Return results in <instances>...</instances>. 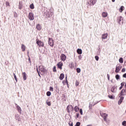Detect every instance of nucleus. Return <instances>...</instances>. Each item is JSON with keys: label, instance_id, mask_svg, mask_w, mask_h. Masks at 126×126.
<instances>
[{"label": "nucleus", "instance_id": "nucleus-16", "mask_svg": "<svg viewBox=\"0 0 126 126\" xmlns=\"http://www.w3.org/2000/svg\"><path fill=\"white\" fill-rule=\"evenodd\" d=\"M123 20V17L122 16H119L117 18V21L118 22L119 24H121V21Z\"/></svg>", "mask_w": 126, "mask_h": 126}, {"label": "nucleus", "instance_id": "nucleus-46", "mask_svg": "<svg viewBox=\"0 0 126 126\" xmlns=\"http://www.w3.org/2000/svg\"><path fill=\"white\" fill-rule=\"evenodd\" d=\"M126 71V68H123L122 69V72H125Z\"/></svg>", "mask_w": 126, "mask_h": 126}, {"label": "nucleus", "instance_id": "nucleus-51", "mask_svg": "<svg viewBox=\"0 0 126 126\" xmlns=\"http://www.w3.org/2000/svg\"><path fill=\"white\" fill-rule=\"evenodd\" d=\"M65 83L66 85L68 86V81H67V80H65Z\"/></svg>", "mask_w": 126, "mask_h": 126}, {"label": "nucleus", "instance_id": "nucleus-9", "mask_svg": "<svg viewBox=\"0 0 126 126\" xmlns=\"http://www.w3.org/2000/svg\"><path fill=\"white\" fill-rule=\"evenodd\" d=\"M29 19L30 20H34V14L32 12H30L29 14Z\"/></svg>", "mask_w": 126, "mask_h": 126}, {"label": "nucleus", "instance_id": "nucleus-38", "mask_svg": "<svg viewBox=\"0 0 126 126\" xmlns=\"http://www.w3.org/2000/svg\"><path fill=\"white\" fill-rule=\"evenodd\" d=\"M80 122H77L75 126H80Z\"/></svg>", "mask_w": 126, "mask_h": 126}, {"label": "nucleus", "instance_id": "nucleus-11", "mask_svg": "<svg viewBox=\"0 0 126 126\" xmlns=\"http://www.w3.org/2000/svg\"><path fill=\"white\" fill-rule=\"evenodd\" d=\"M15 106L16 107V109L18 111V112L20 113L21 114V112H22V110H21V108L20 107V106H19L18 105H17V104L15 103Z\"/></svg>", "mask_w": 126, "mask_h": 126}, {"label": "nucleus", "instance_id": "nucleus-31", "mask_svg": "<svg viewBox=\"0 0 126 126\" xmlns=\"http://www.w3.org/2000/svg\"><path fill=\"white\" fill-rule=\"evenodd\" d=\"M76 71L77 73H80V72L81 71V69H80V68H77Z\"/></svg>", "mask_w": 126, "mask_h": 126}, {"label": "nucleus", "instance_id": "nucleus-63", "mask_svg": "<svg viewBox=\"0 0 126 126\" xmlns=\"http://www.w3.org/2000/svg\"><path fill=\"white\" fill-rule=\"evenodd\" d=\"M13 75H14V77L15 76V73H13Z\"/></svg>", "mask_w": 126, "mask_h": 126}, {"label": "nucleus", "instance_id": "nucleus-45", "mask_svg": "<svg viewBox=\"0 0 126 126\" xmlns=\"http://www.w3.org/2000/svg\"><path fill=\"white\" fill-rule=\"evenodd\" d=\"M89 109L92 110V104H90V105L89 106Z\"/></svg>", "mask_w": 126, "mask_h": 126}, {"label": "nucleus", "instance_id": "nucleus-17", "mask_svg": "<svg viewBox=\"0 0 126 126\" xmlns=\"http://www.w3.org/2000/svg\"><path fill=\"white\" fill-rule=\"evenodd\" d=\"M22 75H23V80H26V79H27V74H26V73L25 72H23L22 73Z\"/></svg>", "mask_w": 126, "mask_h": 126}, {"label": "nucleus", "instance_id": "nucleus-29", "mask_svg": "<svg viewBox=\"0 0 126 126\" xmlns=\"http://www.w3.org/2000/svg\"><path fill=\"white\" fill-rule=\"evenodd\" d=\"M115 78L117 79V80H119V79H120V78H121V77L120 76V75L117 74L115 76Z\"/></svg>", "mask_w": 126, "mask_h": 126}, {"label": "nucleus", "instance_id": "nucleus-22", "mask_svg": "<svg viewBox=\"0 0 126 126\" xmlns=\"http://www.w3.org/2000/svg\"><path fill=\"white\" fill-rule=\"evenodd\" d=\"M77 53L79 55H81V54H82V50L81 49H79V48L77 50Z\"/></svg>", "mask_w": 126, "mask_h": 126}, {"label": "nucleus", "instance_id": "nucleus-50", "mask_svg": "<svg viewBox=\"0 0 126 126\" xmlns=\"http://www.w3.org/2000/svg\"><path fill=\"white\" fill-rule=\"evenodd\" d=\"M123 77L124 78H126V73L123 75Z\"/></svg>", "mask_w": 126, "mask_h": 126}, {"label": "nucleus", "instance_id": "nucleus-1", "mask_svg": "<svg viewBox=\"0 0 126 126\" xmlns=\"http://www.w3.org/2000/svg\"><path fill=\"white\" fill-rule=\"evenodd\" d=\"M39 71H40V73L41 75H46L48 72L47 69H45L43 66H39Z\"/></svg>", "mask_w": 126, "mask_h": 126}, {"label": "nucleus", "instance_id": "nucleus-62", "mask_svg": "<svg viewBox=\"0 0 126 126\" xmlns=\"http://www.w3.org/2000/svg\"><path fill=\"white\" fill-rule=\"evenodd\" d=\"M125 89H126V83H125Z\"/></svg>", "mask_w": 126, "mask_h": 126}, {"label": "nucleus", "instance_id": "nucleus-55", "mask_svg": "<svg viewBox=\"0 0 126 126\" xmlns=\"http://www.w3.org/2000/svg\"><path fill=\"white\" fill-rule=\"evenodd\" d=\"M99 101H97L96 102H94V104L93 105V106H95L96 104H97V103H99Z\"/></svg>", "mask_w": 126, "mask_h": 126}, {"label": "nucleus", "instance_id": "nucleus-47", "mask_svg": "<svg viewBox=\"0 0 126 126\" xmlns=\"http://www.w3.org/2000/svg\"><path fill=\"white\" fill-rule=\"evenodd\" d=\"M107 76L108 80H110V75H109V74H107Z\"/></svg>", "mask_w": 126, "mask_h": 126}, {"label": "nucleus", "instance_id": "nucleus-44", "mask_svg": "<svg viewBox=\"0 0 126 126\" xmlns=\"http://www.w3.org/2000/svg\"><path fill=\"white\" fill-rule=\"evenodd\" d=\"M5 4H6V6H9V2L8 1H6L5 2Z\"/></svg>", "mask_w": 126, "mask_h": 126}, {"label": "nucleus", "instance_id": "nucleus-10", "mask_svg": "<svg viewBox=\"0 0 126 126\" xmlns=\"http://www.w3.org/2000/svg\"><path fill=\"white\" fill-rule=\"evenodd\" d=\"M63 63L61 62H59L57 64V67L60 69H63Z\"/></svg>", "mask_w": 126, "mask_h": 126}, {"label": "nucleus", "instance_id": "nucleus-8", "mask_svg": "<svg viewBox=\"0 0 126 126\" xmlns=\"http://www.w3.org/2000/svg\"><path fill=\"white\" fill-rule=\"evenodd\" d=\"M121 69H122V65H117L116 67L115 72H116V73H118V72H120V70H121Z\"/></svg>", "mask_w": 126, "mask_h": 126}, {"label": "nucleus", "instance_id": "nucleus-3", "mask_svg": "<svg viewBox=\"0 0 126 126\" xmlns=\"http://www.w3.org/2000/svg\"><path fill=\"white\" fill-rule=\"evenodd\" d=\"M66 111L69 114L73 111V106L71 105H69L66 107Z\"/></svg>", "mask_w": 126, "mask_h": 126}, {"label": "nucleus", "instance_id": "nucleus-52", "mask_svg": "<svg viewBox=\"0 0 126 126\" xmlns=\"http://www.w3.org/2000/svg\"><path fill=\"white\" fill-rule=\"evenodd\" d=\"M76 118L77 119V118H78L79 117V113H77L76 114Z\"/></svg>", "mask_w": 126, "mask_h": 126}, {"label": "nucleus", "instance_id": "nucleus-58", "mask_svg": "<svg viewBox=\"0 0 126 126\" xmlns=\"http://www.w3.org/2000/svg\"><path fill=\"white\" fill-rule=\"evenodd\" d=\"M65 80H67V76L66 75L65 76Z\"/></svg>", "mask_w": 126, "mask_h": 126}, {"label": "nucleus", "instance_id": "nucleus-43", "mask_svg": "<svg viewBox=\"0 0 126 126\" xmlns=\"http://www.w3.org/2000/svg\"><path fill=\"white\" fill-rule=\"evenodd\" d=\"M124 86H125V82H124L121 83V87H124Z\"/></svg>", "mask_w": 126, "mask_h": 126}, {"label": "nucleus", "instance_id": "nucleus-14", "mask_svg": "<svg viewBox=\"0 0 126 126\" xmlns=\"http://www.w3.org/2000/svg\"><path fill=\"white\" fill-rule=\"evenodd\" d=\"M61 59L62 61H63V62H64V61L66 60V56H65V55L63 54H62L61 56Z\"/></svg>", "mask_w": 126, "mask_h": 126}, {"label": "nucleus", "instance_id": "nucleus-42", "mask_svg": "<svg viewBox=\"0 0 126 126\" xmlns=\"http://www.w3.org/2000/svg\"><path fill=\"white\" fill-rule=\"evenodd\" d=\"M75 85H76V86H78V85H79V82H78V81H76V83H75Z\"/></svg>", "mask_w": 126, "mask_h": 126}, {"label": "nucleus", "instance_id": "nucleus-2", "mask_svg": "<svg viewBox=\"0 0 126 126\" xmlns=\"http://www.w3.org/2000/svg\"><path fill=\"white\" fill-rule=\"evenodd\" d=\"M54 15V13L53 12H50L49 11H47L44 12V16H45L46 18H50L51 16H53Z\"/></svg>", "mask_w": 126, "mask_h": 126}, {"label": "nucleus", "instance_id": "nucleus-6", "mask_svg": "<svg viewBox=\"0 0 126 126\" xmlns=\"http://www.w3.org/2000/svg\"><path fill=\"white\" fill-rule=\"evenodd\" d=\"M48 44L50 47H54V39L52 38H49L48 40Z\"/></svg>", "mask_w": 126, "mask_h": 126}, {"label": "nucleus", "instance_id": "nucleus-25", "mask_svg": "<svg viewBox=\"0 0 126 126\" xmlns=\"http://www.w3.org/2000/svg\"><path fill=\"white\" fill-rule=\"evenodd\" d=\"M124 7H125L124 6H121V7L119 9L120 12H123V10H124Z\"/></svg>", "mask_w": 126, "mask_h": 126}, {"label": "nucleus", "instance_id": "nucleus-59", "mask_svg": "<svg viewBox=\"0 0 126 126\" xmlns=\"http://www.w3.org/2000/svg\"><path fill=\"white\" fill-rule=\"evenodd\" d=\"M29 61L30 63H31V60L30 59V58H29Z\"/></svg>", "mask_w": 126, "mask_h": 126}, {"label": "nucleus", "instance_id": "nucleus-12", "mask_svg": "<svg viewBox=\"0 0 126 126\" xmlns=\"http://www.w3.org/2000/svg\"><path fill=\"white\" fill-rule=\"evenodd\" d=\"M119 98H120V99L118 101V105H121L122 103H123V101H124V99H125V97L121 96L119 97Z\"/></svg>", "mask_w": 126, "mask_h": 126}, {"label": "nucleus", "instance_id": "nucleus-60", "mask_svg": "<svg viewBox=\"0 0 126 126\" xmlns=\"http://www.w3.org/2000/svg\"><path fill=\"white\" fill-rule=\"evenodd\" d=\"M40 73H38V76H39V77H41V75H40Z\"/></svg>", "mask_w": 126, "mask_h": 126}, {"label": "nucleus", "instance_id": "nucleus-33", "mask_svg": "<svg viewBox=\"0 0 126 126\" xmlns=\"http://www.w3.org/2000/svg\"><path fill=\"white\" fill-rule=\"evenodd\" d=\"M57 67H56V66H54L53 67V72H57Z\"/></svg>", "mask_w": 126, "mask_h": 126}, {"label": "nucleus", "instance_id": "nucleus-4", "mask_svg": "<svg viewBox=\"0 0 126 126\" xmlns=\"http://www.w3.org/2000/svg\"><path fill=\"white\" fill-rule=\"evenodd\" d=\"M97 0H90L89 1L87 2V4L89 5V6H93L95 3H96V2Z\"/></svg>", "mask_w": 126, "mask_h": 126}, {"label": "nucleus", "instance_id": "nucleus-53", "mask_svg": "<svg viewBox=\"0 0 126 126\" xmlns=\"http://www.w3.org/2000/svg\"><path fill=\"white\" fill-rule=\"evenodd\" d=\"M69 125L70 126H73V124L72 123H69Z\"/></svg>", "mask_w": 126, "mask_h": 126}, {"label": "nucleus", "instance_id": "nucleus-7", "mask_svg": "<svg viewBox=\"0 0 126 126\" xmlns=\"http://www.w3.org/2000/svg\"><path fill=\"white\" fill-rule=\"evenodd\" d=\"M101 116L103 118V120L104 122H107V117H108V114L106 113H100Z\"/></svg>", "mask_w": 126, "mask_h": 126}, {"label": "nucleus", "instance_id": "nucleus-61", "mask_svg": "<svg viewBox=\"0 0 126 126\" xmlns=\"http://www.w3.org/2000/svg\"><path fill=\"white\" fill-rule=\"evenodd\" d=\"M112 2H115V0H112Z\"/></svg>", "mask_w": 126, "mask_h": 126}, {"label": "nucleus", "instance_id": "nucleus-35", "mask_svg": "<svg viewBox=\"0 0 126 126\" xmlns=\"http://www.w3.org/2000/svg\"><path fill=\"white\" fill-rule=\"evenodd\" d=\"M122 126H126V121H124L122 122Z\"/></svg>", "mask_w": 126, "mask_h": 126}, {"label": "nucleus", "instance_id": "nucleus-54", "mask_svg": "<svg viewBox=\"0 0 126 126\" xmlns=\"http://www.w3.org/2000/svg\"><path fill=\"white\" fill-rule=\"evenodd\" d=\"M81 55H79V56H78V59H79V60H81Z\"/></svg>", "mask_w": 126, "mask_h": 126}, {"label": "nucleus", "instance_id": "nucleus-15", "mask_svg": "<svg viewBox=\"0 0 126 126\" xmlns=\"http://www.w3.org/2000/svg\"><path fill=\"white\" fill-rule=\"evenodd\" d=\"M111 91L113 93H116L117 92V87L115 86L112 87Z\"/></svg>", "mask_w": 126, "mask_h": 126}, {"label": "nucleus", "instance_id": "nucleus-56", "mask_svg": "<svg viewBox=\"0 0 126 126\" xmlns=\"http://www.w3.org/2000/svg\"><path fill=\"white\" fill-rule=\"evenodd\" d=\"M123 87H122V86H121V87L119 88V90H122V89H123Z\"/></svg>", "mask_w": 126, "mask_h": 126}, {"label": "nucleus", "instance_id": "nucleus-41", "mask_svg": "<svg viewBox=\"0 0 126 126\" xmlns=\"http://www.w3.org/2000/svg\"><path fill=\"white\" fill-rule=\"evenodd\" d=\"M95 59L96 61H99V57L98 56H95Z\"/></svg>", "mask_w": 126, "mask_h": 126}, {"label": "nucleus", "instance_id": "nucleus-57", "mask_svg": "<svg viewBox=\"0 0 126 126\" xmlns=\"http://www.w3.org/2000/svg\"><path fill=\"white\" fill-rule=\"evenodd\" d=\"M36 70L38 73H40V72H41V71H39V70H38V68H37Z\"/></svg>", "mask_w": 126, "mask_h": 126}, {"label": "nucleus", "instance_id": "nucleus-34", "mask_svg": "<svg viewBox=\"0 0 126 126\" xmlns=\"http://www.w3.org/2000/svg\"><path fill=\"white\" fill-rule=\"evenodd\" d=\"M49 90L50 91L53 92V91H54V88H53V87H50Z\"/></svg>", "mask_w": 126, "mask_h": 126}, {"label": "nucleus", "instance_id": "nucleus-27", "mask_svg": "<svg viewBox=\"0 0 126 126\" xmlns=\"http://www.w3.org/2000/svg\"><path fill=\"white\" fill-rule=\"evenodd\" d=\"M69 66L70 68H73V67H74V64H73V63H71L69 64Z\"/></svg>", "mask_w": 126, "mask_h": 126}, {"label": "nucleus", "instance_id": "nucleus-23", "mask_svg": "<svg viewBox=\"0 0 126 126\" xmlns=\"http://www.w3.org/2000/svg\"><path fill=\"white\" fill-rule=\"evenodd\" d=\"M36 29L37 30L40 31V30L42 29V27H41V25H40V24H38L36 25Z\"/></svg>", "mask_w": 126, "mask_h": 126}, {"label": "nucleus", "instance_id": "nucleus-13", "mask_svg": "<svg viewBox=\"0 0 126 126\" xmlns=\"http://www.w3.org/2000/svg\"><path fill=\"white\" fill-rule=\"evenodd\" d=\"M36 43L37 44L38 46H39V47H44V43L40 40H38L36 41Z\"/></svg>", "mask_w": 126, "mask_h": 126}, {"label": "nucleus", "instance_id": "nucleus-36", "mask_svg": "<svg viewBox=\"0 0 126 126\" xmlns=\"http://www.w3.org/2000/svg\"><path fill=\"white\" fill-rule=\"evenodd\" d=\"M108 96L110 99H114V96H113V95H108Z\"/></svg>", "mask_w": 126, "mask_h": 126}, {"label": "nucleus", "instance_id": "nucleus-19", "mask_svg": "<svg viewBox=\"0 0 126 126\" xmlns=\"http://www.w3.org/2000/svg\"><path fill=\"white\" fill-rule=\"evenodd\" d=\"M63 78H64V74L61 73L59 77V79H60V80H63Z\"/></svg>", "mask_w": 126, "mask_h": 126}, {"label": "nucleus", "instance_id": "nucleus-24", "mask_svg": "<svg viewBox=\"0 0 126 126\" xmlns=\"http://www.w3.org/2000/svg\"><path fill=\"white\" fill-rule=\"evenodd\" d=\"M21 49L22 50V52H25L26 48L24 44H22Z\"/></svg>", "mask_w": 126, "mask_h": 126}, {"label": "nucleus", "instance_id": "nucleus-20", "mask_svg": "<svg viewBox=\"0 0 126 126\" xmlns=\"http://www.w3.org/2000/svg\"><path fill=\"white\" fill-rule=\"evenodd\" d=\"M15 119L16 121L20 122V117H19V115H18V114L15 115Z\"/></svg>", "mask_w": 126, "mask_h": 126}, {"label": "nucleus", "instance_id": "nucleus-28", "mask_svg": "<svg viewBox=\"0 0 126 126\" xmlns=\"http://www.w3.org/2000/svg\"><path fill=\"white\" fill-rule=\"evenodd\" d=\"M119 63H124V59L123 58H120L119 59Z\"/></svg>", "mask_w": 126, "mask_h": 126}, {"label": "nucleus", "instance_id": "nucleus-21", "mask_svg": "<svg viewBox=\"0 0 126 126\" xmlns=\"http://www.w3.org/2000/svg\"><path fill=\"white\" fill-rule=\"evenodd\" d=\"M102 15L103 17H104V18L107 17L108 16V13L103 12L102 13Z\"/></svg>", "mask_w": 126, "mask_h": 126}, {"label": "nucleus", "instance_id": "nucleus-18", "mask_svg": "<svg viewBox=\"0 0 126 126\" xmlns=\"http://www.w3.org/2000/svg\"><path fill=\"white\" fill-rule=\"evenodd\" d=\"M108 37V33H104L102 35V39L105 40Z\"/></svg>", "mask_w": 126, "mask_h": 126}, {"label": "nucleus", "instance_id": "nucleus-49", "mask_svg": "<svg viewBox=\"0 0 126 126\" xmlns=\"http://www.w3.org/2000/svg\"><path fill=\"white\" fill-rule=\"evenodd\" d=\"M14 17H17V13H16V12L14 13Z\"/></svg>", "mask_w": 126, "mask_h": 126}, {"label": "nucleus", "instance_id": "nucleus-37", "mask_svg": "<svg viewBox=\"0 0 126 126\" xmlns=\"http://www.w3.org/2000/svg\"><path fill=\"white\" fill-rule=\"evenodd\" d=\"M19 8L20 9H21L22 8V5H21V4L20 3V2L19 3Z\"/></svg>", "mask_w": 126, "mask_h": 126}, {"label": "nucleus", "instance_id": "nucleus-30", "mask_svg": "<svg viewBox=\"0 0 126 126\" xmlns=\"http://www.w3.org/2000/svg\"><path fill=\"white\" fill-rule=\"evenodd\" d=\"M51 94H52V93L50 91H48L46 93V95H47V96H48V97H50V96H51Z\"/></svg>", "mask_w": 126, "mask_h": 126}, {"label": "nucleus", "instance_id": "nucleus-39", "mask_svg": "<svg viewBox=\"0 0 126 126\" xmlns=\"http://www.w3.org/2000/svg\"><path fill=\"white\" fill-rule=\"evenodd\" d=\"M46 104L48 106H51V101H47Z\"/></svg>", "mask_w": 126, "mask_h": 126}, {"label": "nucleus", "instance_id": "nucleus-26", "mask_svg": "<svg viewBox=\"0 0 126 126\" xmlns=\"http://www.w3.org/2000/svg\"><path fill=\"white\" fill-rule=\"evenodd\" d=\"M74 110L75 112H78L79 111V107L78 106H75L74 108Z\"/></svg>", "mask_w": 126, "mask_h": 126}, {"label": "nucleus", "instance_id": "nucleus-32", "mask_svg": "<svg viewBox=\"0 0 126 126\" xmlns=\"http://www.w3.org/2000/svg\"><path fill=\"white\" fill-rule=\"evenodd\" d=\"M30 7L31 9H34V4L32 3L30 6Z\"/></svg>", "mask_w": 126, "mask_h": 126}, {"label": "nucleus", "instance_id": "nucleus-64", "mask_svg": "<svg viewBox=\"0 0 126 126\" xmlns=\"http://www.w3.org/2000/svg\"><path fill=\"white\" fill-rule=\"evenodd\" d=\"M111 82H113V80H111Z\"/></svg>", "mask_w": 126, "mask_h": 126}, {"label": "nucleus", "instance_id": "nucleus-40", "mask_svg": "<svg viewBox=\"0 0 126 126\" xmlns=\"http://www.w3.org/2000/svg\"><path fill=\"white\" fill-rule=\"evenodd\" d=\"M80 114L81 115H83V112L82 111V109L81 108L80 109Z\"/></svg>", "mask_w": 126, "mask_h": 126}, {"label": "nucleus", "instance_id": "nucleus-48", "mask_svg": "<svg viewBox=\"0 0 126 126\" xmlns=\"http://www.w3.org/2000/svg\"><path fill=\"white\" fill-rule=\"evenodd\" d=\"M14 78L16 80V82H17V77H16V75H15Z\"/></svg>", "mask_w": 126, "mask_h": 126}, {"label": "nucleus", "instance_id": "nucleus-5", "mask_svg": "<svg viewBox=\"0 0 126 126\" xmlns=\"http://www.w3.org/2000/svg\"><path fill=\"white\" fill-rule=\"evenodd\" d=\"M126 89H123L122 90L121 93L118 94L119 97L122 96H126Z\"/></svg>", "mask_w": 126, "mask_h": 126}]
</instances>
